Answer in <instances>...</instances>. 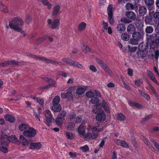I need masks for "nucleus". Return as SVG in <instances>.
Segmentation results:
<instances>
[{
  "label": "nucleus",
  "instance_id": "1",
  "mask_svg": "<svg viewBox=\"0 0 159 159\" xmlns=\"http://www.w3.org/2000/svg\"><path fill=\"white\" fill-rule=\"evenodd\" d=\"M88 133L84 136V139H95L98 137V132L103 130V126L100 122H97L96 126L91 127L89 125L87 128Z\"/></svg>",
  "mask_w": 159,
  "mask_h": 159
},
{
  "label": "nucleus",
  "instance_id": "2",
  "mask_svg": "<svg viewBox=\"0 0 159 159\" xmlns=\"http://www.w3.org/2000/svg\"><path fill=\"white\" fill-rule=\"evenodd\" d=\"M23 24V21L20 18L15 17L13 18L9 22V26L11 29L15 31L20 32L23 34L24 36H26V34L24 31L22 30V27Z\"/></svg>",
  "mask_w": 159,
  "mask_h": 159
},
{
  "label": "nucleus",
  "instance_id": "3",
  "mask_svg": "<svg viewBox=\"0 0 159 159\" xmlns=\"http://www.w3.org/2000/svg\"><path fill=\"white\" fill-rule=\"evenodd\" d=\"M9 140L7 135L3 132H2L0 139V151L6 153L7 152V147L9 146Z\"/></svg>",
  "mask_w": 159,
  "mask_h": 159
},
{
  "label": "nucleus",
  "instance_id": "4",
  "mask_svg": "<svg viewBox=\"0 0 159 159\" xmlns=\"http://www.w3.org/2000/svg\"><path fill=\"white\" fill-rule=\"evenodd\" d=\"M92 111L95 113H96L98 112V114L96 116V119L97 120L99 121V122H100L101 123L103 127V125L102 123L100 121H103L106 119V115L104 113V111L102 110H99L98 108H96L93 109Z\"/></svg>",
  "mask_w": 159,
  "mask_h": 159
},
{
  "label": "nucleus",
  "instance_id": "5",
  "mask_svg": "<svg viewBox=\"0 0 159 159\" xmlns=\"http://www.w3.org/2000/svg\"><path fill=\"white\" fill-rule=\"evenodd\" d=\"M75 90L74 87H71L69 88L67 90V92L63 93H61L62 98H68L69 100H73V95L72 92Z\"/></svg>",
  "mask_w": 159,
  "mask_h": 159
},
{
  "label": "nucleus",
  "instance_id": "6",
  "mask_svg": "<svg viewBox=\"0 0 159 159\" xmlns=\"http://www.w3.org/2000/svg\"><path fill=\"white\" fill-rule=\"evenodd\" d=\"M113 7L112 5L109 4L107 8V12L108 16V20L110 24L112 25L114 23V20L113 16Z\"/></svg>",
  "mask_w": 159,
  "mask_h": 159
},
{
  "label": "nucleus",
  "instance_id": "7",
  "mask_svg": "<svg viewBox=\"0 0 159 159\" xmlns=\"http://www.w3.org/2000/svg\"><path fill=\"white\" fill-rule=\"evenodd\" d=\"M25 64V62L21 61H19L17 60H8L3 62L0 63V66L3 67L9 65H15L17 66H21L24 65Z\"/></svg>",
  "mask_w": 159,
  "mask_h": 159
},
{
  "label": "nucleus",
  "instance_id": "8",
  "mask_svg": "<svg viewBox=\"0 0 159 159\" xmlns=\"http://www.w3.org/2000/svg\"><path fill=\"white\" fill-rule=\"evenodd\" d=\"M27 129L23 132V135L28 138H32L36 135V131L34 128L29 127Z\"/></svg>",
  "mask_w": 159,
  "mask_h": 159
},
{
  "label": "nucleus",
  "instance_id": "9",
  "mask_svg": "<svg viewBox=\"0 0 159 159\" xmlns=\"http://www.w3.org/2000/svg\"><path fill=\"white\" fill-rule=\"evenodd\" d=\"M48 24L53 29H56L57 27H59L60 21L59 19H56L53 20H52L51 19H48L47 20Z\"/></svg>",
  "mask_w": 159,
  "mask_h": 159
},
{
  "label": "nucleus",
  "instance_id": "10",
  "mask_svg": "<svg viewBox=\"0 0 159 159\" xmlns=\"http://www.w3.org/2000/svg\"><path fill=\"white\" fill-rule=\"evenodd\" d=\"M97 62L100 65L102 68L110 76H111L113 75V73L111 70L102 60H98Z\"/></svg>",
  "mask_w": 159,
  "mask_h": 159
},
{
  "label": "nucleus",
  "instance_id": "11",
  "mask_svg": "<svg viewBox=\"0 0 159 159\" xmlns=\"http://www.w3.org/2000/svg\"><path fill=\"white\" fill-rule=\"evenodd\" d=\"M42 147V145L40 142L32 143L30 144L29 148L32 150H38Z\"/></svg>",
  "mask_w": 159,
  "mask_h": 159
},
{
  "label": "nucleus",
  "instance_id": "12",
  "mask_svg": "<svg viewBox=\"0 0 159 159\" xmlns=\"http://www.w3.org/2000/svg\"><path fill=\"white\" fill-rule=\"evenodd\" d=\"M60 6L58 4L54 6L53 8L52 15L53 17H56L60 12Z\"/></svg>",
  "mask_w": 159,
  "mask_h": 159
},
{
  "label": "nucleus",
  "instance_id": "13",
  "mask_svg": "<svg viewBox=\"0 0 159 159\" xmlns=\"http://www.w3.org/2000/svg\"><path fill=\"white\" fill-rule=\"evenodd\" d=\"M147 74L149 79L156 84L157 85H159V84L156 79L154 75L151 71L150 70H147Z\"/></svg>",
  "mask_w": 159,
  "mask_h": 159
},
{
  "label": "nucleus",
  "instance_id": "14",
  "mask_svg": "<svg viewBox=\"0 0 159 159\" xmlns=\"http://www.w3.org/2000/svg\"><path fill=\"white\" fill-rule=\"evenodd\" d=\"M44 114L46 117L47 119L49 121L52 122L54 120V119L50 110H45L44 111Z\"/></svg>",
  "mask_w": 159,
  "mask_h": 159
},
{
  "label": "nucleus",
  "instance_id": "15",
  "mask_svg": "<svg viewBox=\"0 0 159 159\" xmlns=\"http://www.w3.org/2000/svg\"><path fill=\"white\" fill-rule=\"evenodd\" d=\"M65 62L67 63L76 67L82 68V66L80 64L78 63L77 62L75 61L74 60H65Z\"/></svg>",
  "mask_w": 159,
  "mask_h": 159
},
{
  "label": "nucleus",
  "instance_id": "16",
  "mask_svg": "<svg viewBox=\"0 0 159 159\" xmlns=\"http://www.w3.org/2000/svg\"><path fill=\"white\" fill-rule=\"evenodd\" d=\"M135 25L137 29L139 31H141L143 30V24L141 20L136 19Z\"/></svg>",
  "mask_w": 159,
  "mask_h": 159
},
{
  "label": "nucleus",
  "instance_id": "17",
  "mask_svg": "<svg viewBox=\"0 0 159 159\" xmlns=\"http://www.w3.org/2000/svg\"><path fill=\"white\" fill-rule=\"evenodd\" d=\"M115 143L117 145H120L122 147L127 148L129 147L128 144L124 140H116L115 141Z\"/></svg>",
  "mask_w": 159,
  "mask_h": 159
},
{
  "label": "nucleus",
  "instance_id": "18",
  "mask_svg": "<svg viewBox=\"0 0 159 159\" xmlns=\"http://www.w3.org/2000/svg\"><path fill=\"white\" fill-rule=\"evenodd\" d=\"M116 30L118 32L121 33L125 30V26L123 24H119L117 25Z\"/></svg>",
  "mask_w": 159,
  "mask_h": 159
},
{
  "label": "nucleus",
  "instance_id": "19",
  "mask_svg": "<svg viewBox=\"0 0 159 159\" xmlns=\"http://www.w3.org/2000/svg\"><path fill=\"white\" fill-rule=\"evenodd\" d=\"M61 109V107L60 104L52 105V110L54 112H59Z\"/></svg>",
  "mask_w": 159,
  "mask_h": 159
},
{
  "label": "nucleus",
  "instance_id": "20",
  "mask_svg": "<svg viewBox=\"0 0 159 159\" xmlns=\"http://www.w3.org/2000/svg\"><path fill=\"white\" fill-rule=\"evenodd\" d=\"M87 87H79L76 89V93L78 95L83 94L85 91Z\"/></svg>",
  "mask_w": 159,
  "mask_h": 159
},
{
  "label": "nucleus",
  "instance_id": "21",
  "mask_svg": "<svg viewBox=\"0 0 159 159\" xmlns=\"http://www.w3.org/2000/svg\"><path fill=\"white\" fill-rule=\"evenodd\" d=\"M102 27L103 29L107 30V32L109 34H111L112 33V31L110 27H108V24L107 23L104 21L102 22Z\"/></svg>",
  "mask_w": 159,
  "mask_h": 159
},
{
  "label": "nucleus",
  "instance_id": "22",
  "mask_svg": "<svg viewBox=\"0 0 159 159\" xmlns=\"http://www.w3.org/2000/svg\"><path fill=\"white\" fill-rule=\"evenodd\" d=\"M159 56V51L158 50H157L155 52L154 55L153 54L149 53L148 55V57L149 59H154L155 58L156 60H157Z\"/></svg>",
  "mask_w": 159,
  "mask_h": 159
},
{
  "label": "nucleus",
  "instance_id": "23",
  "mask_svg": "<svg viewBox=\"0 0 159 159\" xmlns=\"http://www.w3.org/2000/svg\"><path fill=\"white\" fill-rule=\"evenodd\" d=\"M20 143L24 146H28L29 143L27 139L22 135H20Z\"/></svg>",
  "mask_w": 159,
  "mask_h": 159
},
{
  "label": "nucleus",
  "instance_id": "24",
  "mask_svg": "<svg viewBox=\"0 0 159 159\" xmlns=\"http://www.w3.org/2000/svg\"><path fill=\"white\" fill-rule=\"evenodd\" d=\"M127 30L128 33L133 34L135 32L136 28L133 25L130 24L128 26Z\"/></svg>",
  "mask_w": 159,
  "mask_h": 159
},
{
  "label": "nucleus",
  "instance_id": "25",
  "mask_svg": "<svg viewBox=\"0 0 159 159\" xmlns=\"http://www.w3.org/2000/svg\"><path fill=\"white\" fill-rule=\"evenodd\" d=\"M31 98L36 101L41 106H43L44 104V101L42 98L35 97H31Z\"/></svg>",
  "mask_w": 159,
  "mask_h": 159
},
{
  "label": "nucleus",
  "instance_id": "26",
  "mask_svg": "<svg viewBox=\"0 0 159 159\" xmlns=\"http://www.w3.org/2000/svg\"><path fill=\"white\" fill-rule=\"evenodd\" d=\"M4 117L6 121L11 123L14 122L16 120L15 118L13 116L9 115H5Z\"/></svg>",
  "mask_w": 159,
  "mask_h": 159
},
{
  "label": "nucleus",
  "instance_id": "27",
  "mask_svg": "<svg viewBox=\"0 0 159 159\" xmlns=\"http://www.w3.org/2000/svg\"><path fill=\"white\" fill-rule=\"evenodd\" d=\"M27 55L28 57H30V59H39V60H47L45 58H44L43 57L37 56L34 55H32L30 53H28L27 54Z\"/></svg>",
  "mask_w": 159,
  "mask_h": 159
},
{
  "label": "nucleus",
  "instance_id": "28",
  "mask_svg": "<svg viewBox=\"0 0 159 159\" xmlns=\"http://www.w3.org/2000/svg\"><path fill=\"white\" fill-rule=\"evenodd\" d=\"M126 16L127 17L131 20H134L136 18L135 13L132 11H127L126 12Z\"/></svg>",
  "mask_w": 159,
  "mask_h": 159
},
{
  "label": "nucleus",
  "instance_id": "29",
  "mask_svg": "<svg viewBox=\"0 0 159 159\" xmlns=\"http://www.w3.org/2000/svg\"><path fill=\"white\" fill-rule=\"evenodd\" d=\"M132 37L133 39L136 40H139L141 38L142 36L141 34L138 32H135L133 34Z\"/></svg>",
  "mask_w": 159,
  "mask_h": 159
},
{
  "label": "nucleus",
  "instance_id": "30",
  "mask_svg": "<svg viewBox=\"0 0 159 159\" xmlns=\"http://www.w3.org/2000/svg\"><path fill=\"white\" fill-rule=\"evenodd\" d=\"M136 55L138 58L143 59L146 56V52L144 51H139L137 52Z\"/></svg>",
  "mask_w": 159,
  "mask_h": 159
},
{
  "label": "nucleus",
  "instance_id": "31",
  "mask_svg": "<svg viewBox=\"0 0 159 159\" xmlns=\"http://www.w3.org/2000/svg\"><path fill=\"white\" fill-rule=\"evenodd\" d=\"M86 25V24L84 22H81L78 26V30L80 32L82 31L85 29Z\"/></svg>",
  "mask_w": 159,
  "mask_h": 159
},
{
  "label": "nucleus",
  "instance_id": "32",
  "mask_svg": "<svg viewBox=\"0 0 159 159\" xmlns=\"http://www.w3.org/2000/svg\"><path fill=\"white\" fill-rule=\"evenodd\" d=\"M90 102L92 104H95L96 106V108H98V107L100 105L99 104V99L97 97H93L90 100Z\"/></svg>",
  "mask_w": 159,
  "mask_h": 159
},
{
  "label": "nucleus",
  "instance_id": "33",
  "mask_svg": "<svg viewBox=\"0 0 159 159\" xmlns=\"http://www.w3.org/2000/svg\"><path fill=\"white\" fill-rule=\"evenodd\" d=\"M129 105L130 106H134L138 108H141L142 106L141 104L134 102H132L130 100L128 101Z\"/></svg>",
  "mask_w": 159,
  "mask_h": 159
},
{
  "label": "nucleus",
  "instance_id": "34",
  "mask_svg": "<svg viewBox=\"0 0 159 159\" xmlns=\"http://www.w3.org/2000/svg\"><path fill=\"white\" fill-rule=\"evenodd\" d=\"M78 133L84 139V136L85 135V129L83 126H80L79 127L78 129Z\"/></svg>",
  "mask_w": 159,
  "mask_h": 159
},
{
  "label": "nucleus",
  "instance_id": "35",
  "mask_svg": "<svg viewBox=\"0 0 159 159\" xmlns=\"http://www.w3.org/2000/svg\"><path fill=\"white\" fill-rule=\"evenodd\" d=\"M147 9L144 6L140 7L139 9V14L141 16H144L147 12Z\"/></svg>",
  "mask_w": 159,
  "mask_h": 159
},
{
  "label": "nucleus",
  "instance_id": "36",
  "mask_svg": "<svg viewBox=\"0 0 159 159\" xmlns=\"http://www.w3.org/2000/svg\"><path fill=\"white\" fill-rule=\"evenodd\" d=\"M152 20V17L151 15L149 14L145 17V23L146 24L151 25V23Z\"/></svg>",
  "mask_w": 159,
  "mask_h": 159
},
{
  "label": "nucleus",
  "instance_id": "37",
  "mask_svg": "<svg viewBox=\"0 0 159 159\" xmlns=\"http://www.w3.org/2000/svg\"><path fill=\"white\" fill-rule=\"evenodd\" d=\"M60 101V98L58 96H55L52 99V105L55 104H60L59 103Z\"/></svg>",
  "mask_w": 159,
  "mask_h": 159
},
{
  "label": "nucleus",
  "instance_id": "38",
  "mask_svg": "<svg viewBox=\"0 0 159 159\" xmlns=\"http://www.w3.org/2000/svg\"><path fill=\"white\" fill-rule=\"evenodd\" d=\"M8 139L9 140V143L10 142L13 143H16L18 141V139L16 138L15 136H11L10 137H8L7 136Z\"/></svg>",
  "mask_w": 159,
  "mask_h": 159
},
{
  "label": "nucleus",
  "instance_id": "39",
  "mask_svg": "<svg viewBox=\"0 0 159 159\" xmlns=\"http://www.w3.org/2000/svg\"><path fill=\"white\" fill-rule=\"evenodd\" d=\"M147 47L143 43H140L139 45L138 48L140 51H145L147 49Z\"/></svg>",
  "mask_w": 159,
  "mask_h": 159
},
{
  "label": "nucleus",
  "instance_id": "40",
  "mask_svg": "<svg viewBox=\"0 0 159 159\" xmlns=\"http://www.w3.org/2000/svg\"><path fill=\"white\" fill-rule=\"evenodd\" d=\"M29 127L28 124L22 123L20 125L19 128L20 131H22L26 129H27Z\"/></svg>",
  "mask_w": 159,
  "mask_h": 159
},
{
  "label": "nucleus",
  "instance_id": "41",
  "mask_svg": "<svg viewBox=\"0 0 159 159\" xmlns=\"http://www.w3.org/2000/svg\"><path fill=\"white\" fill-rule=\"evenodd\" d=\"M141 139L147 145L149 148H152V145H151L148 139H146L145 137L142 136Z\"/></svg>",
  "mask_w": 159,
  "mask_h": 159
},
{
  "label": "nucleus",
  "instance_id": "42",
  "mask_svg": "<svg viewBox=\"0 0 159 159\" xmlns=\"http://www.w3.org/2000/svg\"><path fill=\"white\" fill-rule=\"evenodd\" d=\"M66 126L68 129L71 131L74 130L75 127V124L71 122L68 123L66 124Z\"/></svg>",
  "mask_w": 159,
  "mask_h": 159
},
{
  "label": "nucleus",
  "instance_id": "43",
  "mask_svg": "<svg viewBox=\"0 0 159 159\" xmlns=\"http://www.w3.org/2000/svg\"><path fill=\"white\" fill-rule=\"evenodd\" d=\"M117 119L120 121H123L125 120L126 117L124 115L121 113L118 114L116 115Z\"/></svg>",
  "mask_w": 159,
  "mask_h": 159
},
{
  "label": "nucleus",
  "instance_id": "44",
  "mask_svg": "<svg viewBox=\"0 0 159 159\" xmlns=\"http://www.w3.org/2000/svg\"><path fill=\"white\" fill-rule=\"evenodd\" d=\"M102 105L104 109L107 113L110 111L109 107L107 103L105 102V100H103L102 102Z\"/></svg>",
  "mask_w": 159,
  "mask_h": 159
},
{
  "label": "nucleus",
  "instance_id": "45",
  "mask_svg": "<svg viewBox=\"0 0 159 159\" xmlns=\"http://www.w3.org/2000/svg\"><path fill=\"white\" fill-rule=\"evenodd\" d=\"M83 52L85 53H87L91 51V49L87 45H84L82 47Z\"/></svg>",
  "mask_w": 159,
  "mask_h": 159
},
{
  "label": "nucleus",
  "instance_id": "46",
  "mask_svg": "<svg viewBox=\"0 0 159 159\" xmlns=\"http://www.w3.org/2000/svg\"><path fill=\"white\" fill-rule=\"evenodd\" d=\"M47 38V35H45L36 40L35 42L37 43H40L43 41Z\"/></svg>",
  "mask_w": 159,
  "mask_h": 159
},
{
  "label": "nucleus",
  "instance_id": "47",
  "mask_svg": "<svg viewBox=\"0 0 159 159\" xmlns=\"http://www.w3.org/2000/svg\"><path fill=\"white\" fill-rule=\"evenodd\" d=\"M138 91L140 94L143 97L145 98L147 100L149 101L150 100V97L148 95L144 93L140 89H138Z\"/></svg>",
  "mask_w": 159,
  "mask_h": 159
},
{
  "label": "nucleus",
  "instance_id": "48",
  "mask_svg": "<svg viewBox=\"0 0 159 159\" xmlns=\"http://www.w3.org/2000/svg\"><path fill=\"white\" fill-rule=\"evenodd\" d=\"M121 38L125 41H128L129 38V35L127 33H123L121 34Z\"/></svg>",
  "mask_w": 159,
  "mask_h": 159
},
{
  "label": "nucleus",
  "instance_id": "49",
  "mask_svg": "<svg viewBox=\"0 0 159 159\" xmlns=\"http://www.w3.org/2000/svg\"><path fill=\"white\" fill-rule=\"evenodd\" d=\"M125 7L127 10H133L134 7V5L130 3H127L126 4Z\"/></svg>",
  "mask_w": 159,
  "mask_h": 159
},
{
  "label": "nucleus",
  "instance_id": "50",
  "mask_svg": "<svg viewBox=\"0 0 159 159\" xmlns=\"http://www.w3.org/2000/svg\"><path fill=\"white\" fill-rule=\"evenodd\" d=\"M80 149L83 152H86L89 151V148L87 145L80 147Z\"/></svg>",
  "mask_w": 159,
  "mask_h": 159
},
{
  "label": "nucleus",
  "instance_id": "51",
  "mask_svg": "<svg viewBox=\"0 0 159 159\" xmlns=\"http://www.w3.org/2000/svg\"><path fill=\"white\" fill-rule=\"evenodd\" d=\"M66 135L67 139H70L72 140L75 138L74 135L71 132H66Z\"/></svg>",
  "mask_w": 159,
  "mask_h": 159
},
{
  "label": "nucleus",
  "instance_id": "52",
  "mask_svg": "<svg viewBox=\"0 0 159 159\" xmlns=\"http://www.w3.org/2000/svg\"><path fill=\"white\" fill-rule=\"evenodd\" d=\"M62 119L60 118L57 117L56 120L55 121L56 124L59 126H61L63 124V120Z\"/></svg>",
  "mask_w": 159,
  "mask_h": 159
},
{
  "label": "nucleus",
  "instance_id": "53",
  "mask_svg": "<svg viewBox=\"0 0 159 159\" xmlns=\"http://www.w3.org/2000/svg\"><path fill=\"white\" fill-rule=\"evenodd\" d=\"M145 4L148 6H151L153 5L154 1V0H144Z\"/></svg>",
  "mask_w": 159,
  "mask_h": 159
},
{
  "label": "nucleus",
  "instance_id": "54",
  "mask_svg": "<svg viewBox=\"0 0 159 159\" xmlns=\"http://www.w3.org/2000/svg\"><path fill=\"white\" fill-rule=\"evenodd\" d=\"M153 31V27L151 26H147L145 29V31L146 33L151 34Z\"/></svg>",
  "mask_w": 159,
  "mask_h": 159
},
{
  "label": "nucleus",
  "instance_id": "55",
  "mask_svg": "<svg viewBox=\"0 0 159 159\" xmlns=\"http://www.w3.org/2000/svg\"><path fill=\"white\" fill-rule=\"evenodd\" d=\"M85 95L88 98H91L94 96V92L91 91H89L86 92Z\"/></svg>",
  "mask_w": 159,
  "mask_h": 159
},
{
  "label": "nucleus",
  "instance_id": "56",
  "mask_svg": "<svg viewBox=\"0 0 159 159\" xmlns=\"http://www.w3.org/2000/svg\"><path fill=\"white\" fill-rule=\"evenodd\" d=\"M66 112L65 111H62L57 116V117L63 119L66 115Z\"/></svg>",
  "mask_w": 159,
  "mask_h": 159
},
{
  "label": "nucleus",
  "instance_id": "57",
  "mask_svg": "<svg viewBox=\"0 0 159 159\" xmlns=\"http://www.w3.org/2000/svg\"><path fill=\"white\" fill-rule=\"evenodd\" d=\"M135 84L137 87H139L143 83V81L141 79H139L136 80L135 81Z\"/></svg>",
  "mask_w": 159,
  "mask_h": 159
},
{
  "label": "nucleus",
  "instance_id": "58",
  "mask_svg": "<svg viewBox=\"0 0 159 159\" xmlns=\"http://www.w3.org/2000/svg\"><path fill=\"white\" fill-rule=\"evenodd\" d=\"M128 48L129 51L130 52H133L135 51L137 48L136 47H131L129 45H128Z\"/></svg>",
  "mask_w": 159,
  "mask_h": 159
},
{
  "label": "nucleus",
  "instance_id": "59",
  "mask_svg": "<svg viewBox=\"0 0 159 159\" xmlns=\"http://www.w3.org/2000/svg\"><path fill=\"white\" fill-rule=\"evenodd\" d=\"M1 11L4 13H7L8 11V9L7 7L5 6L0 7Z\"/></svg>",
  "mask_w": 159,
  "mask_h": 159
},
{
  "label": "nucleus",
  "instance_id": "60",
  "mask_svg": "<svg viewBox=\"0 0 159 159\" xmlns=\"http://www.w3.org/2000/svg\"><path fill=\"white\" fill-rule=\"evenodd\" d=\"M49 83L51 84H49L51 87H56L57 86V83L55 81L51 79V80L50 81Z\"/></svg>",
  "mask_w": 159,
  "mask_h": 159
},
{
  "label": "nucleus",
  "instance_id": "61",
  "mask_svg": "<svg viewBox=\"0 0 159 159\" xmlns=\"http://www.w3.org/2000/svg\"><path fill=\"white\" fill-rule=\"evenodd\" d=\"M59 75H61L64 77H66L68 75H69V74L68 73H66L63 71H61L59 72Z\"/></svg>",
  "mask_w": 159,
  "mask_h": 159
},
{
  "label": "nucleus",
  "instance_id": "62",
  "mask_svg": "<svg viewBox=\"0 0 159 159\" xmlns=\"http://www.w3.org/2000/svg\"><path fill=\"white\" fill-rule=\"evenodd\" d=\"M46 62L52 64L53 65H55L57 64L58 62L55 60H46Z\"/></svg>",
  "mask_w": 159,
  "mask_h": 159
},
{
  "label": "nucleus",
  "instance_id": "63",
  "mask_svg": "<svg viewBox=\"0 0 159 159\" xmlns=\"http://www.w3.org/2000/svg\"><path fill=\"white\" fill-rule=\"evenodd\" d=\"M120 21L122 23H128L130 22L129 20L126 18H122L120 20Z\"/></svg>",
  "mask_w": 159,
  "mask_h": 159
},
{
  "label": "nucleus",
  "instance_id": "64",
  "mask_svg": "<svg viewBox=\"0 0 159 159\" xmlns=\"http://www.w3.org/2000/svg\"><path fill=\"white\" fill-rule=\"evenodd\" d=\"M90 69L94 72H95L97 71V69L96 67L93 65H91L89 66Z\"/></svg>",
  "mask_w": 159,
  "mask_h": 159
}]
</instances>
